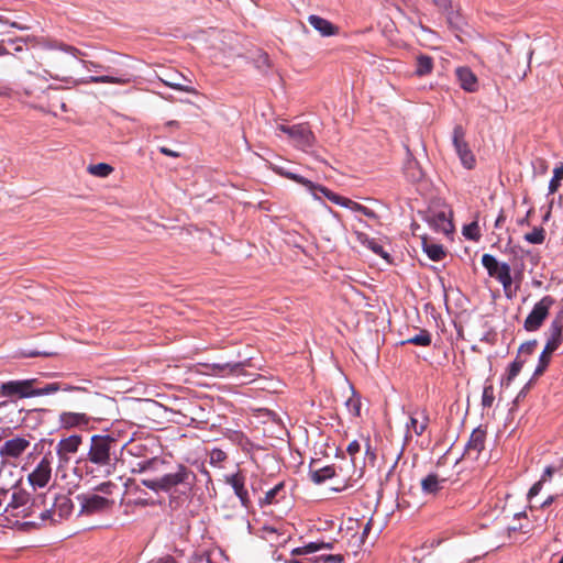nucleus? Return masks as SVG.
<instances>
[{
    "label": "nucleus",
    "instance_id": "1",
    "mask_svg": "<svg viewBox=\"0 0 563 563\" xmlns=\"http://www.w3.org/2000/svg\"><path fill=\"white\" fill-rule=\"evenodd\" d=\"M132 473L142 475L140 483L150 490L167 494L170 498L190 495L197 482V475L190 467L161 456L136 462Z\"/></svg>",
    "mask_w": 563,
    "mask_h": 563
},
{
    "label": "nucleus",
    "instance_id": "2",
    "mask_svg": "<svg viewBox=\"0 0 563 563\" xmlns=\"http://www.w3.org/2000/svg\"><path fill=\"white\" fill-rule=\"evenodd\" d=\"M124 446L125 444L113 435L93 434L87 454L76 460L75 474L80 478L108 477L114 474Z\"/></svg>",
    "mask_w": 563,
    "mask_h": 563
},
{
    "label": "nucleus",
    "instance_id": "3",
    "mask_svg": "<svg viewBox=\"0 0 563 563\" xmlns=\"http://www.w3.org/2000/svg\"><path fill=\"white\" fill-rule=\"evenodd\" d=\"M45 496H43V493H37L25 506H20L14 511L5 515L4 518L21 530H26L29 527H37L43 525L41 522V512H43Z\"/></svg>",
    "mask_w": 563,
    "mask_h": 563
},
{
    "label": "nucleus",
    "instance_id": "4",
    "mask_svg": "<svg viewBox=\"0 0 563 563\" xmlns=\"http://www.w3.org/2000/svg\"><path fill=\"white\" fill-rule=\"evenodd\" d=\"M43 496H45V506H43V512H41L43 525L60 522L71 514L73 503L66 495H57L48 489L43 492Z\"/></svg>",
    "mask_w": 563,
    "mask_h": 563
},
{
    "label": "nucleus",
    "instance_id": "5",
    "mask_svg": "<svg viewBox=\"0 0 563 563\" xmlns=\"http://www.w3.org/2000/svg\"><path fill=\"white\" fill-rule=\"evenodd\" d=\"M555 303V299L550 296H543L538 302L534 303L532 310L529 312L523 321V329L527 332L538 331L547 320L550 309Z\"/></svg>",
    "mask_w": 563,
    "mask_h": 563
},
{
    "label": "nucleus",
    "instance_id": "6",
    "mask_svg": "<svg viewBox=\"0 0 563 563\" xmlns=\"http://www.w3.org/2000/svg\"><path fill=\"white\" fill-rule=\"evenodd\" d=\"M482 265L490 277L501 284L504 290L507 292L512 285L510 265L508 263H499L492 254H484L482 256Z\"/></svg>",
    "mask_w": 563,
    "mask_h": 563
},
{
    "label": "nucleus",
    "instance_id": "7",
    "mask_svg": "<svg viewBox=\"0 0 563 563\" xmlns=\"http://www.w3.org/2000/svg\"><path fill=\"white\" fill-rule=\"evenodd\" d=\"M430 422L429 412L426 408L416 407L408 411L406 422L405 442H409L412 435L420 437L424 433Z\"/></svg>",
    "mask_w": 563,
    "mask_h": 563
},
{
    "label": "nucleus",
    "instance_id": "8",
    "mask_svg": "<svg viewBox=\"0 0 563 563\" xmlns=\"http://www.w3.org/2000/svg\"><path fill=\"white\" fill-rule=\"evenodd\" d=\"M278 130L286 133L295 146L302 151L307 152L314 144V135L307 124L300 123L291 126L280 124Z\"/></svg>",
    "mask_w": 563,
    "mask_h": 563
},
{
    "label": "nucleus",
    "instance_id": "9",
    "mask_svg": "<svg viewBox=\"0 0 563 563\" xmlns=\"http://www.w3.org/2000/svg\"><path fill=\"white\" fill-rule=\"evenodd\" d=\"M22 481L16 465L7 461L0 463V498L3 501L8 493L19 487Z\"/></svg>",
    "mask_w": 563,
    "mask_h": 563
},
{
    "label": "nucleus",
    "instance_id": "10",
    "mask_svg": "<svg viewBox=\"0 0 563 563\" xmlns=\"http://www.w3.org/2000/svg\"><path fill=\"white\" fill-rule=\"evenodd\" d=\"M203 366L207 368L208 374L222 378L244 376L246 375L245 367L251 366V358L240 362L205 364Z\"/></svg>",
    "mask_w": 563,
    "mask_h": 563
},
{
    "label": "nucleus",
    "instance_id": "11",
    "mask_svg": "<svg viewBox=\"0 0 563 563\" xmlns=\"http://www.w3.org/2000/svg\"><path fill=\"white\" fill-rule=\"evenodd\" d=\"M82 443V435L71 434L66 438H62L56 444V455L58 459V466H67L73 456L79 451Z\"/></svg>",
    "mask_w": 563,
    "mask_h": 563
},
{
    "label": "nucleus",
    "instance_id": "12",
    "mask_svg": "<svg viewBox=\"0 0 563 563\" xmlns=\"http://www.w3.org/2000/svg\"><path fill=\"white\" fill-rule=\"evenodd\" d=\"M452 143L462 165L467 169H472L475 166V157L465 141V131L462 125L454 126Z\"/></svg>",
    "mask_w": 563,
    "mask_h": 563
},
{
    "label": "nucleus",
    "instance_id": "13",
    "mask_svg": "<svg viewBox=\"0 0 563 563\" xmlns=\"http://www.w3.org/2000/svg\"><path fill=\"white\" fill-rule=\"evenodd\" d=\"M36 379L9 380L0 384V397L30 398Z\"/></svg>",
    "mask_w": 563,
    "mask_h": 563
},
{
    "label": "nucleus",
    "instance_id": "14",
    "mask_svg": "<svg viewBox=\"0 0 563 563\" xmlns=\"http://www.w3.org/2000/svg\"><path fill=\"white\" fill-rule=\"evenodd\" d=\"M52 478V462L49 456L45 455L29 474L27 481L34 490L45 488Z\"/></svg>",
    "mask_w": 563,
    "mask_h": 563
},
{
    "label": "nucleus",
    "instance_id": "15",
    "mask_svg": "<svg viewBox=\"0 0 563 563\" xmlns=\"http://www.w3.org/2000/svg\"><path fill=\"white\" fill-rule=\"evenodd\" d=\"M81 505V512L91 515L102 512L112 507L114 501L98 494H86L78 496Z\"/></svg>",
    "mask_w": 563,
    "mask_h": 563
},
{
    "label": "nucleus",
    "instance_id": "16",
    "mask_svg": "<svg viewBox=\"0 0 563 563\" xmlns=\"http://www.w3.org/2000/svg\"><path fill=\"white\" fill-rule=\"evenodd\" d=\"M30 441L23 437H14L0 446L1 461L9 462L21 457L30 446Z\"/></svg>",
    "mask_w": 563,
    "mask_h": 563
},
{
    "label": "nucleus",
    "instance_id": "17",
    "mask_svg": "<svg viewBox=\"0 0 563 563\" xmlns=\"http://www.w3.org/2000/svg\"><path fill=\"white\" fill-rule=\"evenodd\" d=\"M486 429L483 426L477 427L471 433V437L464 448V455L472 460H477L485 449Z\"/></svg>",
    "mask_w": 563,
    "mask_h": 563
},
{
    "label": "nucleus",
    "instance_id": "18",
    "mask_svg": "<svg viewBox=\"0 0 563 563\" xmlns=\"http://www.w3.org/2000/svg\"><path fill=\"white\" fill-rule=\"evenodd\" d=\"M225 483L233 488V492L239 498L241 505L249 509L251 506V499L249 492L245 488V476L242 474V472L239 471L235 474L227 475Z\"/></svg>",
    "mask_w": 563,
    "mask_h": 563
},
{
    "label": "nucleus",
    "instance_id": "19",
    "mask_svg": "<svg viewBox=\"0 0 563 563\" xmlns=\"http://www.w3.org/2000/svg\"><path fill=\"white\" fill-rule=\"evenodd\" d=\"M89 421V417L82 412L63 411L58 417L59 426L64 429L86 427Z\"/></svg>",
    "mask_w": 563,
    "mask_h": 563
},
{
    "label": "nucleus",
    "instance_id": "20",
    "mask_svg": "<svg viewBox=\"0 0 563 563\" xmlns=\"http://www.w3.org/2000/svg\"><path fill=\"white\" fill-rule=\"evenodd\" d=\"M308 22L321 36L329 37L339 34V27L320 15H309Z\"/></svg>",
    "mask_w": 563,
    "mask_h": 563
},
{
    "label": "nucleus",
    "instance_id": "21",
    "mask_svg": "<svg viewBox=\"0 0 563 563\" xmlns=\"http://www.w3.org/2000/svg\"><path fill=\"white\" fill-rule=\"evenodd\" d=\"M455 74L462 89L467 92H475L478 89L477 77L471 68L457 67Z\"/></svg>",
    "mask_w": 563,
    "mask_h": 563
},
{
    "label": "nucleus",
    "instance_id": "22",
    "mask_svg": "<svg viewBox=\"0 0 563 563\" xmlns=\"http://www.w3.org/2000/svg\"><path fill=\"white\" fill-rule=\"evenodd\" d=\"M11 492H12L11 499L4 507L2 516H5L9 512L14 511L20 506H25L29 503V500L33 497L30 495V493H27L25 489H23L21 487H18Z\"/></svg>",
    "mask_w": 563,
    "mask_h": 563
},
{
    "label": "nucleus",
    "instance_id": "23",
    "mask_svg": "<svg viewBox=\"0 0 563 563\" xmlns=\"http://www.w3.org/2000/svg\"><path fill=\"white\" fill-rule=\"evenodd\" d=\"M548 341L545 346L548 350L556 351L563 341V324L559 321H552L548 330Z\"/></svg>",
    "mask_w": 563,
    "mask_h": 563
},
{
    "label": "nucleus",
    "instance_id": "24",
    "mask_svg": "<svg viewBox=\"0 0 563 563\" xmlns=\"http://www.w3.org/2000/svg\"><path fill=\"white\" fill-rule=\"evenodd\" d=\"M445 478H440L438 474L430 473L421 481V490L426 495H435L442 489Z\"/></svg>",
    "mask_w": 563,
    "mask_h": 563
},
{
    "label": "nucleus",
    "instance_id": "25",
    "mask_svg": "<svg viewBox=\"0 0 563 563\" xmlns=\"http://www.w3.org/2000/svg\"><path fill=\"white\" fill-rule=\"evenodd\" d=\"M314 461L310 463L309 466V477L310 479L317 484L320 485L324 483L327 479H330L334 477L335 475V468L333 465H327L320 468H313Z\"/></svg>",
    "mask_w": 563,
    "mask_h": 563
},
{
    "label": "nucleus",
    "instance_id": "26",
    "mask_svg": "<svg viewBox=\"0 0 563 563\" xmlns=\"http://www.w3.org/2000/svg\"><path fill=\"white\" fill-rule=\"evenodd\" d=\"M333 543L331 542H324V541H313L306 543L302 547H298L291 550V555H307V554H313L316 552H319L321 550H332Z\"/></svg>",
    "mask_w": 563,
    "mask_h": 563
},
{
    "label": "nucleus",
    "instance_id": "27",
    "mask_svg": "<svg viewBox=\"0 0 563 563\" xmlns=\"http://www.w3.org/2000/svg\"><path fill=\"white\" fill-rule=\"evenodd\" d=\"M429 222L434 227V229L439 232L449 234L453 231V223L446 217L444 211L435 212L429 218Z\"/></svg>",
    "mask_w": 563,
    "mask_h": 563
},
{
    "label": "nucleus",
    "instance_id": "28",
    "mask_svg": "<svg viewBox=\"0 0 563 563\" xmlns=\"http://www.w3.org/2000/svg\"><path fill=\"white\" fill-rule=\"evenodd\" d=\"M358 240L364 246L373 251V253H375L376 255L380 256L384 260H389L388 252H386L385 249L375 239L368 238L365 234H360Z\"/></svg>",
    "mask_w": 563,
    "mask_h": 563
},
{
    "label": "nucleus",
    "instance_id": "29",
    "mask_svg": "<svg viewBox=\"0 0 563 563\" xmlns=\"http://www.w3.org/2000/svg\"><path fill=\"white\" fill-rule=\"evenodd\" d=\"M284 483H278L273 488L267 490L264 498L260 500V505L263 507L266 505L276 504L280 498L284 497L280 495L284 492Z\"/></svg>",
    "mask_w": 563,
    "mask_h": 563
},
{
    "label": "nucleus",
    "instance_id": "30",
    "mask_svg": "<svg viewBox=\"0 0 563 563\" xmlns=\"http://www.w3.org/2000/svg\"><path fill=\"white\" fill-rule=\"evenodd\" d=\"M318 192L322 194L324 197H327L333 203L342 206L347 209L351 208V205L353 202V200L342 197V196H339L323 186L318 187Z\"/></svg>",
    "mask_w": 563,
    "mask_h": 563
},
{
    "label": "nucleus",
    "instance_id": "31",
    "mask_svg": "<svg viewBox=\"0 0 563 563\" xmlns=\"http://www.w3.org/2000/svg\"><path fill=\"white\" fill-rule=\"evenodd\" d=\"M433 69V59L428 55H419L417 57L416 75L419 77L430 74Z\"/></svg>",
    "mask_w": 563,
    "mask_h": 563
},
{
    "label": "nucleus",
    "instance_id": "32",
    "mask_svg": "<svg viewBox=\"0 0 563 563\" xmlns=\"http://www.w3.org/2000/svg\"><path fill=\"white\" fill-rule=\"evenodd\" d=\"M555 351L548 350V347L544 346L543 351L541 352V354L539 356L538 365H537V367L534 369V373H533V377L534 378L541 376L545 372L547 367L550 364L551 355Z\"/></svg>",
    "mask_w": 563,
    "mask_h": 563
},
{
    "label": "nucleus",
    "instance_id": "33",
    "mask_svg": "<svg viewBox=\"0 0 563 563\" xmlns=\"http://www.w3.org/2000/svg\"><path fill=\"white\" fill-rule=\"evenodd\" d=\"M130 79L125 77H118V76H90L85 82H93V84H118L123 85L129 82Z\"/></svg>",
    "mask_w": 563,
    "mask_h": 563
},
{
    "label": "nucleus",
    "instance_id": "34",
    "mask_svg": "<svg viewBox=\"0 0 563 563\" xmlns=\"http://www.w3.org/2000/svg\"><path fill=\"white\" fill-rule=\"evenodd\" d=\"M401 344L429 346L431 344V334L427 330H420L418 334L402 341Z\"/></svg>",
    "mask_w": 563,
    "mask_h": 563
},
{
    "label": "nucleus",
    "instance_id": "35",
    "mask_svg": "<svg viewBox=\"0 0 563 563\" xmlns=\"http://www.w3.org/2000/svg\"><path fill=\"white\" fill-rule=\"evenodd\" d=\"M87 172L92 176L104 178L113 172V167L107 163H98L89 165Z\"/></svg>",
    "mask_w": 563,
    "mask_h": 563
},
{
    "label": "nucleus",
    "instance_id": "36",
    "mask_svg": "<svg viewBox=\"0 0 563 563\" xmlns=\"http://www.w3.org/2000/svg\"><path fill=\"white\" fill-rule=\"evenodd\" d=\"M547 232L542 227H534L531 232L523 235V240L530 244H542L545 241Z\"/></svg>",
    "mask_w": 563,
    "mask_h": 563
},
{
    "label": "nucleus",
    "instance_id": "37",
    "mask_svg": "<svg viewBox=\"0 0 563 563\" xmlns=\"http://www.w3.org/2000/svg\"><path fill=\"white\" fill-rule=\"evenodd\" d=\"M345 407L347 411L354 416L360 417L361 416V397L356 394V391L352 388V396L345 401Z\"/></svg>",
    "mask_w": 563,
    "mask_h": 563
},
{
    "label": "nucleus",
    "instance_id": "38",
    "mask_svg": "<svg viewBox=\"0 0 563 563\" xmlns=\"http://www.w3.org/2000/svg\"><path fill=\"white\" fill-rule=\"evenodd\" d=\"M423 251L428 255V257L432 261H441L445 256V252L442 245L440 244H427L423 245Z\"/></svg>",
    "mask_w": 563,
    "mask_h": 563
},
{
    "label": "nucleus",
    "instance_id": "39",
    "mask_svg": "<svg viewBox=\"0 0 563 563\" xmlns=\"http://www.w3.org/2000/svg\"><path fill=\"white\" fill-rule=\"evenodd\" d=\"M59 388L57 382L45 384L42 387L32 385V397L52 395L59 391Z\"/></svg>",
    "mask_w": 563,
    "mask_h": 563
},
{
    "label": "nucleus",
    "instance_id": "40",
    "mask_svg": "<svg viewBox=\"0 0 563 563\" xmlns=\"http://www.w3.org/2000/svg\"><path fill=\"white\" fill-rule=\"evenodd\" d=\"M563 179V163L558 165L553 170V177L549 183V195H553L558 191L561 180Z\"/></svg>",
    "mask_w": 563,
    "mask_h": 563
},
{
    "label": "nucleus",
    "instance_id": "41",
    "mask_svg": "<svg viewBox=\"0 0 563 563\" xmlns=\"http://www.w3.org/2000/svg\"><path fill=\"white\" fill-rule=\"evenodd\" d=\"M525 363H526V358H519V357H516L515 361L512 363H510V365L508 367L506 385H509L515 379V377L520 373Z\"/></svg>",
    "mask_w": 563,
    "mask_h": 563
},
{
    "label": "nucleus",
    "instance_id": "42",
    "mask_svg": "<svg viewBox=\"0 0 563 563\" xmlns=\"http://www.w3.org/2000/svg\"><path fill=\"white\" fill-rule=\"evenodd\" d=\"M312 563H343L344 556L342 554H320L310 558Z\"/></svg>",
    "mask_w": 563,
    "mask_h": 563
},
{
    "label": "nucleus",
    "instance_id": "43",
    "mask_svg": "<svg viewBox=\"0 0 563 563\" xmlns=\"http://www.w3.org/2000/svg\"><path fill=\"white\" fill-rule=\"evenodd\" d=\"M44 47L48 48V49H60L65 53L73 55L74 57H76L80 54V51L78 48L67 45V44H64V43H58V42H48L44 45Z\"/></svg>",
    "mask_w": 563,
    "mask_h": 563
},
{
    "label": "nucleus",
    "instance_id": "44",
    "mask_svg": "<svg viewBox=\"0 0 563 563\" xmlns=\"http://www.w3.org/2000/svg\"><path fill=\"white\" fill-rule=\"evenodd\" d=\"M537 345H538L537 340H530V341L522 343L518 349L517 357L527 360L530 355L533 354Z\"/></svg>",
    "mask_w": 563,
    "mask_h": 563
},
{
    "label": "nucleus",
    "instance_id": "45",
    "mask_svg": "<svg viewBox=\"0 0 563 563\" xmlns=\"http://www.w3.org/2000/svg\"><path fill=\"white\" fill-rule=\"evenodd\" d=\"M463 235L472 241H478L481 239V230L477 222H472L463 228Z\"/></svg>",
    "mask_w": 563,
    "mask_h": 563
},
{
    "label": "nucleus",
    "instance_id": "46",
    "mask_svg": "<svg viewBox=\"0 0 563 563\" xmlns=\"http://www.w3.org/2000/svg\"><path fill=\"white\" fill-rule=\"evenodd\" d=\"M495 400L494 387L493 385H485L482 395V406L484 408H490Z\"/></svg>",
    "mask_w": 563,
    "mask_h": 563
},
{
    "label": "nucleus",
    "instance_id": "47",
    "mask_svg": "<svg viewBox=\"0 0 563 563\" xmlns=\"http://www.w3.org/2000/svg\"><path fill=\"white\" fill-rule=\"evenodd\" d=\"M227 453L221 449H213L210 452V464L213 466H220L222 462L227 460Z\"/></svg>",
    "mask_w": 563,
    "mask_h": 563
},
{
    "label": "nucleus",
    "instance_id": "48",
    "mask_svg": "<svg viewBox=\"0 0 563 563\" xmlns=\"http://www.w3.org/2000/svg\"><path fill=\"white\" fill-rule=\"evenodd\" d=\"M350 209L353 211L361 212L369 219H377V214L375 213V211H373L372 209H369L358 202L353 201Z\"/></svg>",
    "mask_w": 563,
    "mask_h": 563
},
{
    "label": "nucleus",
    "instance_id": "49",
    "mask_svg": "<svg viewBox=\"0 0 563 563\" xmlns=\"http://www.w3.org/2000/svg\"><path fill=\"white\" fill-rule=\"evenodd\" d=\"M117 488H118L117 484H114L112 482H104V483L99 484L96 487V490L99 493H102L104 495H112L113 490Z\"/></svg>",
    "mask_w": 563,
    "mask_h": 563
},
{
    "label": "nucleus",
    "instance_id": "50",
    "mask_svg": "<svg viewBox=\"0 0 563 563\" xmlns=\"http://www.w3.org/2000/svg\"><path fill=\"white\" fill-rule=\"evenodd\" d=\"M432 2L440 11L450 14L452 9L451 0H432Z\"/></svg>",
    "mask_w": 563,
    "mask_h": 563
},
{
    "label": "nucleus",
    "instance_id": "51",
    "mask_svg": "<svg viewBox=\"0 0 563 563\" xmlns=\"http://www.w3.org/2000/svg\"><path fill=\"white\" fill-rule=\"evenodd\" d=\"M346 451L349 455L351 456L352 461L354 462V457L357 453L361 451V444L357 440H353L349 443Z\"/></svg>",
    "mask_w": 563,
    "mask_h": 563
},
{
    "label": "nucleus",
    "instance_id": "52",
    "mask_svg": "<svg viewBox=\"0 0 563 563\" xmlns=\"http://www.w3.org/2000/svg\"><path fill=\"white\" fill-rule=\"evenodd\" d=\"M298 184L306 186L314 197H318V187H320L319 185H314L312 181L302 176L299 177Z\"/></svg>",
    "mask_w": 563,
    "mask_h": 563
},
{
    "label": "nucleus",
    "instance_id": "53",
    "mask_svg": "<svg viewBox=\"0 0 563 563\" xmlns=\"http://www.w3.org/2000/svg\"><path fill=\"white\" fill-rule=\"evenodd\" d=\"M167 86H169L170 88L175 89V90H178V91H184V92H188V93H192L195 92V89L190 86H185L183 84H179V82H166Z\"/></svg>",
    "mask_w": 563,
    "mask_h": 563
},
{
    "label": "nucleus",
    "instance_id": "54",
    "mask_svg": "<svg viewBox=\"0 0 563 563\" xmlns=\"http://www.w3.org/2000/svg\"><path fill=\"white\" fill-rule=\"evenodd\" d=\"M192 563H217L213 561L211 554L209 553H201L196 555Z\"/></svg>",
    "mask_w": 563,
    "mask_h": 563
},
{
    "label": "nucleus",
    "instance_id": "55",
    "mask_svg": "<svg viewBox=\"0 0 563 563\" xmlns=\"http://www.w3.org/2000/svg\"><path fill=\"white\" fill-rule=\"evenodd\" d=\"M556 471H558V468H556V467H554V466H551V465H550V466H547V467L544 468V471H543L542 475H541V478H540V479H541V482H543V483H544V482L549 481V479L553 476V474H554Z\"/></svg>",
    "mask_w": 563,
    "mask_h": 563
},
{
    "label": "nucleus",
    "instance_id": "56",
    "mask_svg": "<svg viewBox=\"0 0 563 563\" xmlns=\"http://www.w3.org/2000/svg\"><path fill=\"white\" fill-rule=\"evenodd\" d=\"M57 383H58V387H60L59 391L85 390V388L79 387V386H73V385H69V384H66V383H63V382H57Z\"/></svg>",
    "mask_w": 563,
    "mask_h": 563
},
{
    "label": "nucleus",
    "instance_id": "57",
    "mask_svg": "<svg viewBox=\"0 0 563 563\" xmlns=\"http://www.w3.org/2000/svg\"><path fill=\"white\" fill-rule=\"evenodd\" d=\"M542 484H543V482H541V479H540L539 482H537V483H536V484L530 488V490H529V493H528V497H529V499H530V500H531L534 496H537V495L540 493V490H541V488H542Z\"/></svg>",
    "mask_w": 563,
    "mask_h": 563
},
{
    "label": "nucleus",
    "instance_id": "58",
    "mask_svg": "<svg viewBox=\"0 0 563 563\" xmlns=\"http://www.w3.org/2000/svg\"><path fill=\"white\" fill-rule=\"evenodd\" d=\"M148 563H176V560L172 555H165Z\"/></svg>",
    "mask_w": 563,
    "mask_h": 563
},
{
    "label": "nucleus",
    "instance_id": "59",
    "mask_svg": "<svg viewBox=\"0 0 563 563\" xmlns=\"http://www.w3.org/2000/svg\"><path fill=\"white\" fill-rule=\"evenodd\" d=\"M159 152L166 156H170V157H178L179 154L168 147H165V146H162L159 147Z\"/></svg>",
    "mask_w": 563,
    "mask_h": 563
},
{
    "label": "nucleus",
    "instance_id": "60",
    "mask_svg": "<svg viewBox=\"0 0 563 563\" xmlns=\"http://www.w3.org/2000/svg\"><path fill=\"white\" fill-rule=\"evenodd\" d=\"M527 253L523 249L519 247V246H512L510 247V254L514 256V257H522V255Z\"/></svg>",
    "mask_w": 563,
    "mask_h": 563
},
{
    "label": "nucleus",
    "instance_id": "61",
    "mask_svg": "<svg viewBox=\"0 0 563 563\" xmlns=\"http://www.w3.org/2000/svg\"><path fill=\"white\" fill-rule=\"evenodd\" d=\"M505 221H506L505 212L503 209H500L498 217L495 221V228H500Z\"/></svg>",
    "mask_w": 563,
    "mask_h": 563
},
{
    "label": "nucleus",
    "instance_id": "62",
    "mask_svg": "<svg viewBox=\"0 0 563 563\" xmlns=\"http://www.w3.org/2000/svg\"><path fill=\"white\" fill-rule=\"evenodd\" d=\"M371 529H372V521L369 520V521H367V523L363 528L362 536H361V541L362 542H364L365 538L371 532Z\"/></svg>",
    "mask_w": 563,
    "mask_h": 563
},
{
    "label": "nucleus",
    "instance_id": "63",
    "mask_svg": "<svg viewBox=\"0 0 563 563\" xmlns=\"http://www.w3.org/2000/svg\"><path fill=\"white\" fill-rule=\"evenodd\" d=\"M552 321H559L560 324H563V308L558 312Z\"/></svg>",
    "mask_w": 563,
    "mask_h": 563
},
{
    "label": "nucleus",
    "instance_id": "64",
    "mask_svg": "<svg viewBox=\"0 0 563 563\" xmlns=\"http://www.w3.org/2000/svg\"><path fill=\"white\" fill-rule=\"evenodd\" d=\"M285 176L291 180H295L296 183H298V179L300 177V175H297V174H294V173H286Z\"/></svg>",
    "mask_w": 563,
    "mask_h": 563
}]
</instances>
